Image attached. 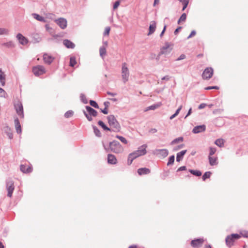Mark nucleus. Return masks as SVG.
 <instances>
[{
  "mask_svg": "<svg viewBox=\"0 0 248 248\" xmlns=\"http://www.w3.org/2000/svg\"><path fill=\"white\" fill-rule=\"evenodd\" d=\"M147 145L143 144L140 146L138 149L129 154L127 158V164L130 165L133 161L138 157L147 154Z\"/></svg>",
  "mask_w": 248,
  "mask_h": 248,
  "instance_id": "1",
  "label": "nucleus"
},
{
  "mask_svg": "<svg viewBox=\"0 0 248 248\" xmlns=\"http://www.w3.org/2000/svg\"><path fill=\"white\" fill-rule=\"evenodd\" d=\"M104 147L106 151H111L115 154L122 153L124 151V148L122 145L117 141L113 140L109 143V147L107 148L104 144Z\"/></svg>",
  "mask_w": 248,
  "mask_h": 248,
  "instance_id": "2",
  "label": "nucleus"
},
{
  "mask_svg": "<svg viewBox=\"0 0 248 248\" xmlns=\"http://www.w3.org/2000/svg\"><path fill=\"white\" fill-rule=\"evenodd\" d=\"M121 77L124 83H126L129 80L130 71L126 62H123L122 64Z\"/></svg>",
  "mask_w": 248,
  "mask_h": 248,
  "instance_id": "3",
  "label": "nucleus"
},
{
  "mask_svg": "<svg viewBox=\"0 0 248 248\" xmlns=\"http://www.w3.org/2000/svg\"><path fill=\"white\" fill-rule=\"evenodd\" d=\"M108 121L110 126L112 128V130L115 132L120 131L121 126L116 119L113 115H110L108 116Z\"/></svg>",
  "mask_w": 248,
  "mask_h": 248,
  "instance_id": "4",
  "label": "nucleus"
},
{
  "mask_svg": "<svg viewBox=\"0 0 248 248\" xmlns=\"http://www.w3.org/2000/svg\"><path fill=\"white\" fill-rule=\"evenodd\" d=\"M241 235L237 233H233L228 235L225 239L226 244L229 247H231L233 245V243L236 240L239 239Z\"/></svg>",
  "mask_w": 248,
  "mask_h": 248,
  "instance_id": "5",
  "label": "nucleus"
},
{
  "mask_svg": "<svg viewBox=\"0 0 248 248\" xmlns=\"http://www.w3.org/2000/svg\"><path fill=\"white\" fill-rule=\"evenodd\" d=\"M14 108L17 115L20 118H23L24 117L23 107L22 102L20 100H17L14 103Z\"/></svg>",
  "mask_w": 248,
  "mask_h": 248,
  "instance_id": "6",
  "label": "nucleus"
},
{
  "mask_svg": "<svg viewBox=\"0 0 248 248\" xmlns=\"http://www.w3.org/2000/svg\"><path fill=\"white\" fill-rule=\"evenodd\" d=\"M32 71L35 76L38 77L45 74L46 70L44 66L38 65L32 67Z\"/></svg>",
  "mask_w": 248,
  "mask_h": 248,
  "instance_id": "7",
  "label": "nucleus"
},
{
  "mask_svg": "<svg viewBox=\"0 0 248 248\" xmlns=\"http://www.w3.org/2000/svg\"><path fill=\"white\" fill-rule=\"evenodd\" d=\"M214 73V70L211 67L206 68L202 74V78L204 80H208L211 78Z\"/></svg>",
  "mask_w": 248,
  "mask_h": 248,
  "instance_id": "8",
  "label": "nucleus"
},
{
  "mask_svg": "<svg viewBox=\"0 0 248 248\" xmlns=\"http://www.w3.org/2000/svg\"><path fill=\"white\" fill-rule=\"evenodd\" d=\"M153 154L159 158H164L168 156L169 151L166 149H155L153 151Z\"/></svg>",
  "mask_w": 248,
  "mask_h": 248,
  "instance_id": "9",
  "label": "nucleus"
},
{
  "mask_svg": "<svg viewBox=\"0 0 248 248\" xmlns=\"http://www.w3.org/2000/svg\"><path fill=\"white\" fill-rule=\"evenodd\" d=\"M172 50V45L169 43H165V45L160 49V54L161 55H167Z\"/></svg>",
  "mask_w": 248,
  "mask_h": 248,
  "instance_id": "10",
  "label": "nucleus"
},
{
  "mask_svg": "<svg viewBox=\"0 0 248 248\" xmlns=\"http://www.w3.org/2000/svg\"><path fill=\"white\" fill-rule=\"evenodd\" d=\"M54 21L59 26V27L62 30L65 29L67 27V21L64 18L60 17L55 19Z\"/></svg>",
  "mask_w": 248,
  "mask_h": 248,
  "instance_id": "11",
  "label": "nucleus"
},
{
  "mask_svg": "<svg viewBox=\"0 0 248 248\" xmlns=\"http://www.w3.org/2000/svg\"><path fill=\"white\" fill-rule=\"evenodd\" d=\"M204 242L203 238L195 239L191 241L190 244L193 248H199L202 247Z\"/></svg>",
  "mask_w": 248,
  "mask_h": 248,
  "instance_id": "12",
  "label": "nucleus"
},
{
  "mask_svg": "<svg viewBox=\"0 0 248 248\" xmlns=\"http://www.w3.org/2000/svg\"><path fill=\"white\" fill-rule=\"evenodd\" d=\"M6 188L8 191L7 196L9 197H11L14 190V182L12 180H9L7 181Z\"/></svg>",
  "mask_w": 248,
  "mask_h": 248,
  "instance_id": "13",
  "label": "nucleus"
},
{
  "mask_svg": "<svg viewBox=\"0 0 248 248\" xmlns=\"http://www.w3.org/2000/svg\"><path fill=\"white\" fill-rule=\"evenodd\" d=\"M16 38L19 43L22 45H26L28 43V40L22 34L19 33L16 35Z\"/></svg>",
  "mask_w": 248,
  "mask_h": 248,
  "instance_id": "14",
  "label": "nucleus"
},
{
  "mask_svg": "<svg viewBox=\"0 0 248 248\" xmlns=\"http://www.w3.org/2000/svg\"><path fill=\"white\" fill-rule=\"evenodd\" d=\"M206 129V126L205 125H200L195 126L192 130V132L194 134H198L200 132H203Z\"/></svg>",
  "mask_w": 248,
  "mask_h": 248,
  "instance_id": "15",
  "label": "nucleus"
},
{
  "mask_svg": "<svg viewBox=\"0 0 248 248\" xmlns=\"http://www.w3.org/2000/svg\"><path fill=\"white\" fill-rule=\"evenodd\" d=\"M43 60L45 63L50 64L54 60V58L49 54H45L43 55Z\"/></svg>",
  "mask_w": 248,
  "mask_h": 248,
  "instance_id": "16",
  "label": "nucleus"
},
{
  "mask_svg": "<svg viewBox=\"0 0 248 248\" xmlns=\"http://www.w3.org/2000/svg\"><path fill=\"white\" fill-rule=\"evenodd\" d=\"M108 163L111 165H116L117 163V159L116 156L112 154L108 155Z\"/></svg>",
  "mask_w": 248,
  "mask_h": 248,
  "instance_id": "17",
  "label": "nucleus"
},
{
  "mask_svg": "<svg viewBox=\"0 0 248 248\" xmlns=\"http://www.w3.org/2000/svg\"><path fill=\"white\" fill-rule=\"evenodd\" d=\"M20 169L22 172L25 173H30L32 170V168L31 166L26 165H21Z\"/></svg>",
  "mask_w": 248,
  "mask_h": 248,
  "instance_id": "18",
  "label": "nucleus"
},
{
  "mask_svg": "<svg viewBox=\"0 0 248 248\" xmlns=\"http://www.w3.org/2000/svg\"><path fill=\"white\" fill-rule=\"evenodd\" d=\"M156 27V22L155 21H152L150 23L148 35L153 34L155 31Z\"/></svg>",
  "mask_w": 248,
  "mask_h": 248,
  "instance_id": "19",
  "label": "nucleus"
},
{
  "mask_svg": "<svg viewBox=\"0 0 248 248\" xmlns=\"http://www.w3.org/2000/svg\"><path fill=\"white\" fill-rule=\"evenodd\" d=\"M15 126L16 130V132L18 134H21L22 129L21 127V125L19 122V121L17 118H16L14 120Z\"/></svg>",
  "mask_w": 248,
  "mask_h": 248,
  "instance_id": "20",
  "label": "nucleus"
},
{
  "mask_svg": "<svg viewBox=\"0 0 248 248\" xmlns=\"http://www.w3.org/2000/svg\"><path fill=\"white\" fill-rule=\"evenodd\" d=\"M137 172L139 175H142L150 173V170L147 168H141L138 170Z\"/></svg>",
  "mask_w": 248,
  "mask_h": 248,
  "instance_id": "21",
  "label": "nucleus"
},
{
  "mask_svg": "<svg viewBox=\"0 0 248 248\" xmlns=\"http://www.w3.org/2000/svg\"><path fill=\"white\" fill-rule=\"evenodd\" d=\"M31 16L35 19H36V20H37L38 21L44 22V23H45L46 21V18L44 17L39 15L38 14L33 13L31 14Z\"/></svg>",
  "mask_w": 248,
  "mask_h": 248,
  "instance_id": "22",
  "label": "nucleus"
},
{
  "mask_svg": "<svg viewBox=\"0 0 248 248\" xmlns=\"http://www.w3.org/2000/svg\"><path fill=\"white\" fill-rule=\"evenodd\" d=\"M63 44L68 48H74L75 47V44L68 39L64 40Z\"/></svg>",
  "mask_w": 248,
  "mask_h": 248,
  "instance_id": "23",
  "label": "nucleus"
},
{
  "mask_svg": "<svg viewBox=\"0 0 248 248\" xmlns=\"http://www.w3.org/2000/svg\"><path fill=\"white\" fill-rule=\"evenodd\" d=\"M208 159L211 166H215L218 164L217 157L208 156Z\"/></svg>",
  "mask_w": 248,
  "mask_h": 248,
  "instance_id": "24",
  "label": "nucleus"
},
{
  "mask_svg": "<svg viewBox=\"0 0 248 248\" xmlns=\"http://www.w3.org/2000/svg\"><path fill=\"white\" fill-rule=\"evenodd\" d=\"M86 108L87 111H88V112L89 113V114L91 116H93L94 117H95L97 116V111L95 109H94L93 108H91V107L86 106Z\"/></svg>",
  "mask_w": 248,
  "mask_h": 248,
  "instance_id": "25",
  "label": "nucleus"
},
{
  "mask_svg": "<svg viewBox=\"0 0 248 248\" xmlns=\"http://www.w3.org/2000/svg\"><path fill=\"white\" fill-rule=\"evenodd\" d=\"M186 150H183L179 153H178L176 155V161L177 162H180L181 160H182L184 155L186 152Z\"/></svg>",
  "mask_w": 248,
  "mask_h": 248,
  "instance_id": "26",
  "label": "nucleus"
},
{
  "mask_svg": "<svg viewBox=\"0 0 248 248\" xmlns=\"http://www.w3.org/2000/svg\"><path fill=\"white\" fill-rule=\"evenodd\" d=\"M162 105V104L161 102H158L157 103H156L155 104H153V105L147 107L146 108L145 111H148L149 110H155V109L157 108H158L160 107V106H161Z\"/></svg>",
  "mask_w": 248,
  "mask_h": 248,
  "instance_id": "27",
  "label": "nucleus"
},
{
  "mask_svg": "<svg viewBox=\"0 0 248 248\" xmlns=\"http://www.w3.org/2000/svg\"><path fill=\"white\" fill-rule=\"evenodd\" d=\"M215 144L219 147H222L224 145V140L223 139H218L215 141Z\"/></svg>",
  "mask_w": 248,
  "mask_h": 248,
  "instance_id": "28",
  "label": "nucleus"
},
{
  "mask_svg": "<svg viewBox=\"0 0 248 248\" xmlns=\"http://www.w3.org/2000/svg\"><path fill=\"white\" fill-rule=\"evenodd\" d=\"M100 55L102 58H103L106 55V46H102L99 49Z\"/></svg>",
  "mask_w": 248,
  "mask_h": 248,
  "instance_id": "29",
  "label": "nucleus"
},
{
  "mask_svg": "<svg viewBox=\"0 0 248 248\" xmlns=\"http://www.w3.org/2000/svg\"><path fill=\"white\" fill-rule=\"evenodd\" d=\"M184 140V139L183 137H180L177 138L173 140L171 142H170L171 145H174L175 144L178 143L180 142H182Z\"/></svg>",
  "mask_w": 248,
  "mask_h": 248,
  "instance_id": "30",
  "label": "nucleus"
},
{
  "mask_svg": "<svg viewBox=\"0 0 248 248\" xmlns=\"http://www.w3.org/2000/svg\"><path fill=\"white\" fill-rule=\"evenodd\" d=\"M0 82L2 86H4L5 84V75L3 73L0 74Z\"/></svg>",
  "mask_w": 248,
  "mask_h": 248,
  "instance_id": "31",
  "label": "nucleus"
},
{
  "mask_svg": "<svg viewBox=\"0 0 248 248\" xmlns=\"http://www.w3.org/2000/svg\"><path fill=\"white\" fill-rule=\"evenodd\" d=\"M189 171L192 174L197 176H200L202 174V172L198 170H189Z\"/></svg>",
  "mask_w": 248,
  "mask_h": 248,
  "instance_id": "32",
  "label": "nucleus"
},
{
  "mask_svg": "<svg viewBox=\"0 0 248 248\" xmlns=\"http://www.w3.org/2000/svg\"><path fill=\"white\" fill-rule=\"evenodd\" d=\"M98 123V124L101 126L104 130L110 131V129L102 121H99Z\"/></svg>",
  "mask_w": 248,
  "mask_h": 248,
  "instance_id": "33",
  "label": "nucleus"
},
{
  "mask_svg": "<svg viewBox=\"0 0 248 248\" xmlns=\"http://www.w3.org/2000/svg\"><path fill=\"white\" fill-rule=\"evenodd\" d=\"M179 1L183 4V7L182 8V10L184 11L186 8L187 7L188 3H189V0H179Z\"/></svg>",
  "mask_w": 248,
  "mask_h": 248,
  "instance_id": "34",
  "label": "nucleus"
},
{
  "mask_svg": "<svg viewBox=\"0 0 248 248\" xmlns=\"http://www.w3.org/2000/svg\"><path fill=\"white\" fill-rule=\"evenodd\" d=\"M116 138L118 139L122 143L126 144L128 143L127 140L124 137L121 136L117 135Z\"/></svg>",
  "mask_w": 248,
  "mask_h": 248,
  "instance_id": "35",
  "label": "nucleus"
},
{
  "mask_svg": "<svg viewBox=\"0 0 248 248\" xmlns=\"http://www.w3.org/2000/svg\"><path fill=\"white\" fill-rule=\"evenodd\" d=\"M77 64V61L75 57H71L70 59V65L74 67Z\"/></svg>",
  "mask_w": 248,
  "mask_h": 248,
  "instance_id": "36",
  "label": "nucleus"
},
{
  "mask_svg": "<svg viewBox=\"0 0 248 248\" xmlns=\"http://www.w3.org/2000/svg\"><path fill=\"white\" fill-rule=\"evenodd\" d=\"M186 15L185 13L183 14L178 20V24H180L181 22H185L186 20Z\"/></svg>",
  "mask_w": 248,
  "mask_h": 248,
  "instance_id": "37",
  "label": "nucleus"
},
{
  "mask_svg": "<svg viewBox=\"0 0 248 248\" xmlns=\"http://www.w3.org/2000/svg\"><path fill=\"white\" fill-rule=\"evenodd\" d=\"M80 98L81 101L84 103V104H87L88 101L87 99L86 98L85 95L81 93L80 95Z\"/></svg>",
  "mask_w": 248,
  "mask_h": 248,
  "instance_id": "38",
  "label": "nucleus"
},
{
  "mask_svg": "<svg viewBox=\"0 0 248 248\" xmlns=\"http://www.w3.org/2000/svg\"><path fill=\"white\" fill-rule=\"evenodd\" d=\"M0 97L4 98L7 97V94L6 92L1 88H0Z\"/></svg>",
  "mask_w": 248,
  "mask_h": 248,
  "instance_id": "39",
  "label": "nucleus"
},
{
  "mask_svg": "<svg viewBox=\"0 0 248 248\" xmlns=\"http://www.w3.org/2000/svg\"><path fill=\"white\" fill-rule=\"evenodd\" d=\"M2 46L7 47H12L14 46V44L12 41H9L7 43H3Z\"/></svg>",
  "mask_w": 248,
  "mask_h": 248,
  "instance_id": "40",
  "label": "nucleus"
},
{
  "mask_svg": "<svg viewBox=\"0 0 248 248\" xmlns=\"http://www.w3.org/2000/svg\"><path fill=\"white\" fill-rule=\"evenodd\" d=\"M174 161V155H172L170 156L169 158V161L167 163V165L170 166V165H172Z\"/></svg>",
  "mask_w": 248,
  "mask_h": 248,
  "instance_id": "41",
  "label": "nucleus"
},
{
  "mask_svg": "<svg viewBox=\"0 0 248 248\" xmlns=\"http://www.w3.org/2000/svg\"><path fill=\"white\" fill-rule=\"evenodd\" d=\"M74 114V112L73 111L70 110H68L67 111V112H66L64 114V116L65 118H69V117H72Z\"/></svg>",
  "mask_w": 248,
  "mask_h": 248,
  "instance_id": "42",
  "label": "nucleus"
},
{
  "mask_svg": "<svg viewBox=\"0 0 248 248\" xmlns=\"http://www.w3.org/2000/svg\"><path fill=\"white\" fill-rule=\"evenodd\" d=\"M211 174V172L210 171H206V172H205L202 177L203 180L204 181L206 179L210 178Z\"/></svg>",
  "mask_w": 248,
  "mask_h": 248,
  "instance_id": "43",
  "label": "nucleus"
},
{
  "mask_svg": "<svg viewBox=\"0 0 248 248\" xmlns=\"http://www.w3.org/2000/svg\"><path fill=\"white\" fill-rule=\"evenodd\" d=\"M216 151H217V149L216 148L210 147L209 148V153L208 156H212V155H214L215 154Z\"/></svg>",
  "mask_w": 248,
  "mask_h": 248,
  "instance_id": "44",
  "label": "nucleus"
},
{
  "mask_svg": "<svg viewBox=\"0 0 248 248\" xmlns=\"http://www.w3.org/2000/svg\"><path fill=\"white\" fill-rule=\"evenodd\" d=\"M9 31L6 28H0V35L8 34Z\"/></svg>",
  "mask_w": 248,
  "mask_h": 248,
  "instance_id": "45",
  "label": "nucleus"
},
{
  "mask_svg": "<svg viewBox=\"0 0 248 248\" xmlns=\"http://www.w3.org/2000/svg\"><path fill=\"white\" fill-rule=\"evenodd\" d=\"M94 133L95 134V135L97 137H100L101 136V133L100 132L99 130L95 126H93Z\"/></svg>",
  "mask_w": 248,
  "mask_h": 248,
  "instance_id": "46",
  "label": "nucleus"
},
{
  "mask_svg": "<svg viewBox=\"0 0 248 248\" xmlns=\"http://www.w3.org/2000/svg\"><path fill=\"white\" fill-rule=\"evenodd\" d=\"M90 104L92 106H93V107H94L95 108H99V106H98V104L95 101L91 100L90 101Z\"/></svg>",
  "mask_w": 248,
  "mask_h": 248,
  "instance_id": "47",
  "label": "nucleus"
},
{
  "mask_svg": "<svg viewBox=\"0 0 248 248\" xmlns=\"http://www.w3.org/2000/svg\"><path fill=\"white\" fill-rule=\"evenodd\" d=\"M240 235H241V236H242L244 237L248 238V231H242L240 232Z\"/></svg>",
  "mask_w": 248,
  "mask_h": 248,
  "instance_id": "48",
  "label": "nucleus"
},
{
  "mask_svg": "<svg viewBox=\"0 0 248 248\" xmlns=\"http://www.w3.org/2000/svg\"><path fill=\"white\" fill-rule=\"evenodd\" d=\"M46 17L50 19H53L54 15L52 13H47L46 14Z\"/></svg>",
  "mask_w": 248,
  "mask_h": 248,
  "instance_id": "49",
  "label": "nucleus"
},
{
  "mask_svg": "<svg viewBox=\"0 0 248 248\" xmlns=\"http://www.w3.org/2000/svg\"><path fill=\"white\" fill-rule=\"evenodd\" d=\"M186 58V55L185 54H181L180 56L176 59V61H179L185 59Z\"/></svg>",
  "mask_w": 248,
  "mask_h": 248,
  "instance_id": "50",
  "label": "nucleus"
},
{
  "mask_svg": "<svg viewBox=\"0 0 248 248\" xmlns=\"http://www.w3.org/2000/svg\"><path fill=\"white\" fill-rule=\"evenodd\" d=\"M83 113L88 121H91L93 120L92 117L91 116H89L85 111H84V110L83 111Z\"/></svg>",
  "mask_w": 248,
  "mask_h": 248,
  "instance_id": "51",
  "label": "nucleus"
},
{
  "mask_svg": "<svg viewBox=\"0 0 248 248\" xmlns=\"http://www.w3.org/2000/svg\"><path fill=\"white\" fill-rule=\"evenodd\" d=\"M110 30V28L109 27H107L105 28V30L104 33V35H108L109 34V31Z\"/></svg>",
  "mask_w": 248,
  "mask_h": 248,
  "instance_id": "52",
  "label": "nucleus"
},
{
  "mask_svg": "<svg viewBox=\"0 0 248 248\" xmlns=\"http://www.w3.org/2000/svg\"><path fill=\"white\" fill-rule=\"evenodd\" d=\"M219 87L218 86H210L205 88V90H208L211 89H218Z\"/></svg>",
  "mask_w": 248,
  "mask_h": 248,
  "instance_id": "53",
  "label": "nucleus"
},
{
  "mask_svg": "<svg viewBox=\"0 0 248 248\" xmlns=\"http://www.w3.org/2000/svg\"><path fill=\"white\" fill-rule=\"evenodd\" d=\"M120 2L119 1H115L113 5V9H116L120 5Z\"/></svg>",
  "mask_w": 248,
  "mask_h": 248,
  "instance_id": "54",
  "label": "nucleus"
},
{
  "mask_svg": "<svg viewBox=\"0 0 248 248\" xmlns=\"http://www.w3.org/2000/svg\"><path fill=\"white\" fill-rule=\"evenodd\" d=\"M206 106V104L205 103H202L199 106L198 108L199 109H202L204 108Z\"/></svg>",
  "mask_w": 248,
  "mask_h": 248,
  "instance_id": "55",
  "label": "nucleus"
},
{
  "mask_svg": "<svg viewBox=\"0 0 248 248\" xmlns=\"http://www.w3.org/2000/svg\"><path fill=\"white\" fill-rule=\"evenodd\" d=\"M196 31H192L189 35L187 37V39H189L192 36H194L196 34Z\"/></svg>",
  "mask_w": 248,
  "mask_h": 248,
  "instance_id": "56",
  "label": "nucleus"
},
{
  "mask_svg": "<svg viewBox=\"0 0 248 248\" xmlns=\"http://www.w3.org/2000/svg\"><path fill=\"white\" fill-rule=\"evenodd\" d=\"M9 132H7V136L10 139H12L13 138V134L10 131V129H9Z\"/></svg>",
  "mask_w": 248,
  "mask_h": 248,
  "instance_id": "57",
  "label": "nucleus"
},
{
  "mask_svg": "<svg viewBox=\"0 0 248 248\" xmlns=\"http://www.w3.org/2000/svg\"><path fill=\"white\" fill-rule=\"evenodd\" d=\"M101 111L105 114H107L108 113V110L106 107H105L103 109H101Z\"/></svg>",
  "mask_w": 248,
  "mask_h": 248,
  "instance_id": "58",
  "label": "nucleus"
},
{
  "mask_svg": "<svg viewBox=\"0 0 248 248\" xmlns=\"http://www.w3.org/2000/svg\"><path fill=\"white\" fill-rule=\"evenodd\" d=\"M186 170V166H181L180 168H179L177 170V171H182Z\"/></svg>",
  "mask_w": 248,
  "mask_h": 248,
  "instance_id": "59",
  "label": "nucleus"
},
{
  "mask_svg": "<svg viewBox=\"0 0 248 248\" xmlns=\"http://www.w3.org/2000/svg\"><path fill=\"white\" fill-rule=\"evenodd\" d=\"M166 27H167V26L166 25H164V28H163L162 32H161V33L160 34V36L161 37L163 35V34H164V32H165V31H166Z\"/></svg>",
  "mask_w": 248,
  "mask_h": 248,
  "instance_id": "60",
  "label": "nucleus"
},
{
  "mask_svg": "<svg viewBox=\"0 0 248 248\" xmlns=\"http://www.w3.org/2000/svg\"><path fill=\"white\" fill-rule=\"evenodd\" d=\"M157 130L156 128H152L149 131V132L152 134L155 133L157 132Z\"/></svg>",
  "mask_w": 248,
  "mask_h": 248,
  "instance_id": "61",
  "label": "nucleus"
},
{
  "mask_svg": "<svg viewBox=\"0 0 248 248\" xmlns=\"http://www.w3.org/2000/svg\"><path fill=\"white\" fill-rule=\"evenodd\" d=\"M184 146V144H181V145H179L177 147L175 148L174 150L175 151H177L180 149L183 148Z\"/></svg>",
  "mask_w": 248,
  "mask_h": 248,
  "instance_id": "62",
  "label": "nucleus"
},
{
  "mask_svg": "<svg viewBox=\"0 0 248 248\" xmlns=\"http://www.w3.org/2000/svg\"><path fill=\"white\" fill-rule=\"evenodd\" d=\"M162 80H165L166 81H168L170 80V78L169 76H166L162 78Z\"/></svg>",
  "mask_w": 248,
  "mask_h": 248,
  "instance_id": "63",
  "label": "nucleus"
},
{
  "mask_svg": "<svg viewBox=\"0 0 248 248\" xmlns=\"http://www.w3.org/2000/svg\"><path fill=\"white\" fill-rule=\"evenodd\" d=\"M182 108V106H180L179 108L176 110V111H175V113L177 115L180 112V110H181Z\"/></svg>",
  "mask_w": 248,
  "mask_h": 248,
  "instance_id": "64",
  "label": "nucleus"
}]
</instances>
